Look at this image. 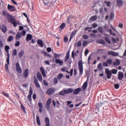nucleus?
Returning a JSON list of instances; mask_svg holds the SVG:
<instances>
[{"mask_svg": "<svg viewBox=\"0 0 126 126\" xmlns=\"http://www.w3.org/2000/svg\"><path fill=\"white\" fill-rule=\"evenodd\" d=\"M103 66H106V67H108V66H109V65L108 64V63L107 62H103Z\"/></svg>", "mask_w": 126, "mask_h": 126, "instance_id": "obj_57", "label": "nucleus"}, {"mask_svg": "<svg viewBox=\"0 0 126 126\" xmlns=\"http://www.w3.org/2000/svg\"><path fill=\"white\" fill-rule=\"evenodd\" d=\"M23 29H24V28L23 27V26H19V30L20 31H22V30H23Z\"/></svg>", "mask_w": 126, "mask_h": 126, "instance_id": "obj_63", "label": "nucleus"}, {"mask_svg": "<svg viewBox=\"0 0 126 126\" xmlns=\"http://www.w3.org/2000/svg\"><path fill=\"white\" fill-rule=\"evenodd\" d=\"M45 107L48 111H50L51 110V105H45Z\"/></svg>", "mask_w": 126, "mask_h": 126, "instance_id": "obj_61", "label": "nucleus"}, {"mask_svg": "<svg viewBox=\"0 0 126 126\" xmlns=\"http://www.w3.org/2000/svg\"><path fill=\"white\" fill-rule=\"evenodd\" d=\"M90 20L92 21H96V20H97V16L94 15L92 16L91 18H90Z\"/></svg>", "mask_w": 126, "mask_h": 126, "instance_id": "obj_33", "label": "nucleus"}, {"mask_svg": "<svg viewBox=\"0 0 126 126\" xmlns=\"http://www.w3.org/2000/svg\"><path fill=\"white\" fill-rule=\"evenodd\" d=\"M23 15H24V16H25V17L27 18L28 23H30V21H29V19L28 18V15H27V14H26V13L25 12H24L23 13Z\"/></svg>", "mask_w": 126, "mask_h": 126, "instance_id": "obj_35", "label": "nucleus"}, {"mask_svg": "<svg viewBox=\"0 0 126 126\" xmlns=\"http://www.w3.org/2000/svg\"><path fill=\"white\" fill-rule=\"evenodd\" d=\"M28 74H29V69L28 68H27L24 71V77H25V78H27V77H28Z\"/></svg>", "mask_w": 126, "mask_h": 126, "instance_id": "obj_15", "label": "nucleus"}, {"mask_svg": "<svg viewBox=\"0 0 126 126\" xmlns=\"http://www.w3.org/2000/svg\"><path fill=\"white\" fill-rule=\"evenodd\" d=\"M87 45H88V41L84 40L83 41L82 46L83 47H84V48H85V47H86Z\"/></svg>", "mask_w": 126, "mask_h": 126, "instance_id": "obj_31", "label": "nucleus"}, {"mask_svg": "<svg viewBox=\"0 0 126 126\" xmlns=\"http://www.w3.org/2000/svg\"><path fill=\"white\" fill-rule=\"evenodd\" d=\"M66 112L67 113H68L69 114H70V113H71V112H72V110L69 109V108L66 107Z\"/></svg>", "mask_w": 126, "mask_h": 126, "instance_id": "obj_48", "label": "nucleus"}, {"mask_svg": "<svg viewBox=\"0 0 126 126\" xmlns=\"http://www.w3.org/2000/svg\"><path fill=\"white\" fill-rule=\"evenodd\" d=\"M65 27V23H63L60 26V28L61 29H64V28Z\"/></svg>", "mask_w": 126, "mask_h": 126, "instance_id": "obj_40", "label": "nucleus"}, {"mask_svg": "<svg viewBox=\"0 0 126 126\" xmlns=\"http://www.w3.org/2000/svg\"><path fill=\"white\" fill-rule=\"evenodd\" d=\"M114 88H115V89H119V88H120V84H115Z\"/></svg>", "mask_w": 126, "mask_h": 126, "instance_id": "obj_49", "label": "nucleus"}, {"mask_svg": "<svg viewBox=\"0 0 126 126\" xmlns=\"http://www.w3.org/2000/svg\"><path fill=\"white\" fill-rule=\"evenodd\" d=\"M77 47H80L81 46V40H79L77 43Z\"/></svg>", "mask_w": 126, "mask_h": 126, "instance_id": "obj_58", "label": "nucleus"}, {"mask_svg": "<svg viewBox=\"0 0 126 126\" xmlns=\"http://www.w3.org/2000/svg\"><path fill=\"white\" fill-rule=\"evenodd\" d=\"M21 36H22L21 34L19 33V32H17L16 35L15 39L19 40V39L21 38Z\"/></svg>", "mask_w": 126, "mask_h": 126, "instance_id": "obj_30", "label": "nucleus"}, {"mask_svg": "<svg viewBox=\"0 0 126 126\" xmlns=\"http://www.w3.org/2000/svg\"><path fill=\"white\" fill-rule=\"evenodd\" d=\"M71 56H72V59H74L75 56H77V54H76V53H74V51H72L71 53Z\"/></svg>", "mask_w": 126, "mask_h": 126, "instance_id": "obj_45", "label": "nucleus"}, {"mask_svg": "<svg viewBox=\"0 0 126 126\" xmlns=\"http://www.w3.org/2000/svg\"><path fill=\"white\" fill-rule=\"evenodd\" d=\"M105 40L106 42H107V43H108V44H111V40H110V39H109V38H108L107 37H105Z\"/></svg>", "mask_w": 126, "mask_h": 126, "instance_id": "obj_50", "label": "nucleus"}, {"mask_svg": "<svg viewBox=\"0 0 126 126\" xmlns=\"http://www.w3.org/2000/svg\"><path fill=\"white\" fill-rule=\"evenodd\" d=\"M36 123L38 126H41V121H40V117L38 116H36Z\"/></svg>", "mask_w": 126, "mask_h": 126, "instance_id": "obj_28", "label": "nucleus"}, {"mask_svg": "<svg viewBox=\"0 0 126 126\" xmlns=\"http://www.w3.org/2000/svg\"><path fill=\"white\" fill-rule=\"evenodd\" d=\"M12 40H13V36L10 35L7 39V41H8V42H11Z\"/></svg>", "mask_w": 126, "mask_h": 126, "instance_id": "obj_39", "label": "nucleus"}, {"mask_svg": "<svg viewBox=\"0 0 126 126\" xmlns=\"http://www.w3.org/2000/svg\"><path fill=\"white\" fill-rule=\"evenodd\" d=\"M97 68L98 69H99V70H102V69H103V65H102V63H99L97 65Z\"/></svg>", "mask_w": 126, "mask_h": 126, "instance_id": "obj_34", "label": "nucleus"}, {"mask_svg": "<svg viewBox=\"0 0 126 126\" xmlns=\"http://www.w3.org/2000/svg\"><path fill=\"white\" fill-rule=\"evenodd\" d=\"M117 4L118 7L123 6V0H117Z\"/></svg>", "mask_w": 126, "mask_h": 126, "instance_id": "obj_21", "label": "nucleus"}, {"mask_svg": "<svg viewBox=\"0 0 126 126\" xmlns=\"http://www.w3.org/2000/svg\"><path fill=\"white\" fill-rule=\"evenodd\" d=\"M76 32H77V31H75L74 32H72L71 33V35L72 36H75V34H76Z\"/></svg>", "mask_w": 126, "mask_h": 126, "instance_id": "obj_62", "label": "nucleus"}, {"mask_svg": "<svg viewBox=\"0 0 126 126\" xmlns=\"http://www.w3.org/2000/svg\"><path fill=\"white\" fill-rule=\"evenodd\" d=\"M70 53V50H68L66 55L65 56V58H68V59H69V56H70V55L69 54Z\"/></svg>", "mask_w": 126, "mask_h": 126, "instance_id": "obj_52", "label": "nucleus"}, {"mask_svg": "<svg viewBox=\"0 0 126 126\" xmlns=\"http://www.w3.org/2000/svg\"><path fill=\"white\" fill-rule=\"evenodd\" d=\"M83 38L85 39V40H87L88 39V36L87 34L83 35Z\"/></svg>", "mask_w": 126, "mask_h": 126, "instance_id": "obj_60", "label": "nucleus"}, {"mask_svg": "<svg viewBox=\"0 0 126 126\" xmlns=\"http://www.w3.org/2000/svg\"><path fill=\"white\" fill-rule=\"evenodd\" d=\"M89 53V50L88 49H86L85 51V56L86 57Z\"/></svg>", "mask_w": 126, "mask_h": 126, "instance_id": "obj_59", "label": "nucleus"}, {"mask_svg": "<svg viewBox=\"0 0 126 126\" xmlns=\"http://www.w3.org/2000/svg\"><path fill=\"white\" fill-rule=\"evenodd\" d=\"M62 56V54H58L57 53H54V58L55 59H59L60 57Z\"/></svg>", "mask_w": 126, "mask_h": 126, "instance_id": "obj_41", "label": "nucleus"}, {"mask_svg": "<svg viewBox=\"0 0 126 126\" xmlns=\"http://www.w3.org/2000/svg\"><path fill=\"white\" fill-rule=\"evenodd\" d=\"M81 92V88H78L73 91V89L69 88L66 90H63L59 93V95L62 96H65V94H70L73 92L74 95H77L79 94V93Z\"/></svg>", "mask_w": 126, "mask_h": 126, "instance_id": "obj_1", "label": "nucleus"}, {"mask_svg": "<svg viewBox=\"0 0 126 126\" xmlns=\"http://www.w3.org/2000/svg\"><path fill=\"white\" fill-rule=\"evenodd\" d=\"M114 18H115V14H114L113 12H110V19L111 20H113V19H114Z\"/></svg>", "mask_w": 126, "mask_h": 126, "instance_id": "obj_38", "label": "nucleus"}, {"mask_svg": "<svg viewBox=\"0 0 126 126\" xmlns=\"http://www.w3.org/2000/svg\"><path fill=\"white\" fill-rule=\"evenodd\" d=\"M46 93L48 95H53L55 93V89L51 88L47 90Z\"/></svg>", "mask_w": 126, "mask_h": 126, "instance_id": "obj_11", "label": "nucleus"}, {"mask_svg": "<svg viewBox=\"0 0 126 126\" xmlns=\"http://www.w3.org/2000/svg\"><path fill=\"white\" fill-rule=\"evenodd\" d=\"M51 103H52V99L51 98H49L47 99L46 101V104L45 105L46 106L51 105Z\"/></svg>", "mask_w": 126, "mask_h": 126, "instance_id": "obj_27", "label": "nucleus"}, {"mask_svg": "<svg viewBox=\"0 0 126 126\" xmlns=\"http://www.w3.org/2000/svg\"><path fill=\"white\" fill-rule=\"evenodd\" d=\"M16 68L18 73H21L22 72V70L21 69V67H20L19 63H16Z\"/></svg>", "mask_w": 126, "mask_h": 126, "instance_id": "obj_8", "label": "nucleus"}, {"mask_svg": "<svg viewBox=\"0 0 126 126\" xmlns=\"http://www.w3.org/2000/svg\"><path fill=\"white\" fill-rule=\"evenodd\" d=\"M45 122L46 126H50V119H49V117H46L45 118Z\"/></svg>", "mask_w": 126, "mask_h": 126, "instance_id": "obj_23", "label": "nucleus"}, {"mask_svg": "<svg viewBox=\"0 0 126 126\" xmlns=\"http://www.w3.org/2000/svg\"><path fill=\"white\" fill-rule=\"evenodd\" d=\"M36 75L39 81H42L43 78L42 77V74H41V73L40 72H37Z\"/></svg>", "mask_w": 126, "mask_h": 126, "instance_id": "obj_17", "label": "nucleus"}, {"mask_svg": "<svg viewBox=\"0 0 126 126\" xmlns=\"http://www.w3.org/2000/svg\"><path fill=\"white\" fill-rule=\"evenodd\" d=\"M54 83H55V84H57V83H58V78L57 77H55L54 79Z\"/></svg>", "mask_w": 126, "mask_h": 126, "instance_id": "obj_64", "label": "nucleus"}, {"mask_svg": "<svg viewBox=\"0 0 126 126\" xmlns=\"http://www.w3.org/2000/svg\"><path fill=\"white\" fill-rule=\"evenodd\" d=\"M78 65L79 66V70L80 71L79 76H81V75L83 74V63L82 62V60L78 62Z\"/></svg>", "mask_w": 126, "mask_h": 126, "instance_id": "obj_4", "label": "nucleus"}, {"mask_svg": "<svg viewBox=\"0 0 126 126\" xmlns=\"http://www.w3.org/2000/svg\"><path fill=\"white\" fill-rule=\"evenodd\" d=\"M63 42L64 43H67L68 42V37L67 36H64Z\"/></svg>", "mask_w": 126, "mask_h": 126, "instance_id": "obj_44", "label": "nucleus"}, {"mask_svg": "<svg viewBox=\"0 0 126 126\" xmlns=\"http://www.w3.org/2000/svg\"><path fill=\"white\" fill-rule=\"evenodd\" d=\"M20 45V41H17L16 43L15 44V47H19Z\"/></svg>", "mask_w": 126, "mask_h": 126, "instance_id": "obj_53", "label": "nucleus"}, {"mask_svg": "<svg viewBox=\"0 0 126 126\" xmlns=\"http://www.w3.org/2000/svg\"><path fill=\"white\" fill-rule=\"evenodd\" d=\"M116 65H120V64H121V62H120V60L119 59H117L116 61Z\"/></svg>", "mask_w": 126, "mask_h": 126, "instance_id": "obj_54", "label": "nucleus"}, {"mask_svg": "<svg viewBox=\"0 0 126 126\" xmlns=\"http://www.w3.org/2000/svg\"><path fill=\"white\" fill-rule=\"evenodd\" d=\"M38 106L39 107V113H42V112H43V103L41 102H39Z\"/></svg>", "mask_w": 126, "mask_h": 126, "instance_id": "obj_24", "label": "nucleus"}, {"mask_svg": "<svg viewBox=\"0 0 126 126\" xmlns=\"http://www.w3.org/2000/svg\"><path fill=\"white\" fill-rule=\"evenodd\" d=\"M69 74H70V76H72L73 74V69H71V70L69 72Z\"/></svg>", "mask_w": 126, "mask_h": 126, "instance_id": "obj_56", "label": "nucleus"}, {"mask_svg": "<svg viewBox=\"0 0 126 126\" xmlns=\"http://www.w3.org/2000/svg\"><path fill=\"white\" fill-rule=\"evenodd\" d=\"M96 43H97V44H101V45H105V44H106L105 40L103 39H99V40H97Z\"/></svg>", "mask_w": 126, "mask_h": 126, "instance_id": "obj_25", "label": "nucleus"}, {"mask_svg": "<svg viewBox=\"0 0 126 126\" xmlns=\"http://www.w3.org/2000/svg\"><path fill=\"white\" fill-rule=\"evenodd\" d=\"M9 59L10 58H9L8 60H7V57L6 60L7 63L5 64V70H6L7 71H8V65H9Z\"/></svg>", "mask_w": 126, "mask_h": 126, "instance_id": "obj_18", "label": "nucleus"}, {"mask_svg": "<svg viewBox=\"0 0 126 126\" xmlns=\"http://www.w3.org/2000/svg\"><path fill=\"white\" fill-rule=\"evenodd\" d=\"M97 30H98L99 32H100V33H103L104 32L103 31V28H102V27H99L97 28Z\"/></svg>", "mask_w": 126, "mask_h": 126, "instance_id": "obj_43", "label": "nucleus"}, {"mask_svg": "<svg viewBox=\"0 0 126 126\" xmlns=\"http://www.w3.org/2000/svg\"><path fill=\"white\" fill-rule=\"evenodd\" d=\"M63 75L62 73H60L59 74V75L58 76V78L59 79V80H60V79H62V78H63Z\"/></svg>", "mask_w": 126, "mask_h": 126, "instance_id": "obj_47", "label": "nucleus"}, {"mask_svg": "<svg viewBox=\"0 0 126 126\" xmlns=\"http://www.w3.org/2000/svg\"><path fill=\"white\" fill-rule=\"evenodd\" d=\"M55 63H59V64H60V65H63V61L60 60V59H56L55 60Z\"/></svg>", "mask_w": 126, "mask_h": 126, "instance_id": "obj_22", "label": "nucleus"}, {"mask_svg": "<svg viewBox=\"0 0 126 126\" xmlns=\"http://www.w3.org/2000/svg\"><path fill=\"white\" fill-rule=\"evenodd\" d=\"M32 38H33V35L30 33H29L27 35L26 39L27 41H31V40H32Z\"/></svg>", "mask_w": 126, "mask_h": 126, "instance_id": "obj_19", "label": "nucleus"}, {"mask_svg": "<svg viewBox=\"0 0 126 126\" xmlns=\"http://www.w3.org/2000/svg\"><path fill=\"white\" fill-rule=\"evenodd\" d=\"M21 34L22 36H25V35H26V31L24 30L22 31L21 32Z\"/></svg>", "mask_w": 126, "mask_h": 126, "instance_id": "obj_55", "label": "nucleus"}, {"mask_svg": "<svg viewBox=\"0 0 126 126\" xmlns=\"http://www.w3.org/2000/svg\"><path fill=\"white\" fill-rule=\"evenodd\" d=\"M37 45H39V47L42 48L44 47V43L43 42V40L42 39H38L37 41Z\"/></svg>", "mask_w": 126, "mask_h": 126, "instance_id": "obj_16", "label": "nucleus"}, {"mask_svg": "<svg viewBox=\"0 0 126 126\" xmlns=\"http://www.w3.org/2000/svg\"><path fill=\"white\" fill-rule=\"evenodd\" d=\"M119 80H123L124 78V73L122 71H119L118 74Z\"/></svg>", "mask_w": 126, "mask_h": 126, "instance_id": "obj_14", "label": "nucleus"}, {"mask_svg": "<svg viewBox=\"0 0 126 126\" xmlns=\"http://www.w3.org/2000/svg\"><path fill=\"white\" fill-rule=\"evenodd\" d=\"M21 108L22 110L23 111L24 114H27V112H26V108L24 107V105H23V104H21Z\"/></svg>", "mask_w": 126, "mask_h": 126, "instance_id": "obj_29", "label": "nucleus"}, {"mask_svg": "<svg viewBox=\"0 0 126 126\" xmlns=\"http://www.w3.org/2000/svg\"><path fill=\"white\" fill-rule=\"evenodd\" d=\"M9 49H10V47L9 45L5 46V51L6 53H7V61H8L9 58H10V54H9Z\"/></svg>", "mask_w": 126, "mask_h": 126, "instance_id": "obj_7", "label": "nucleus"}, {"mask_svg": "<svg viewBox=\"0 0 126 126\" xmlns=\"http://www.w3.org/2000/svg\"><path fill=\"white\" fill-rule=\"evenodd\" d=\"M7 10L8 11H10V12H13L14 11H16V8L12 5H10L9 4H8L7 5Z\"/></svg>", "mask_w": 126, "mask_h": 126, "instance_id": "obj_6", "label": "nucleus"}, {"mask_svg": "<svg viewBox=\"0 0 126 126\" xmlns=\"http://www.w3.org/2000/svg\"><path fill=\"white\" fill-rule=\"evenodd\" d=\"M103 103L102 102H99L98 103H97L96 105V108H97L98 109H100V108H101V107H102V105H103Z\"/></svg>", "mask_w": 126, "mask_h": 126, "instance_id": "obj_37", "label": "nucleus"}, {"mask_svg": "<svg viewBox=\"0 0 126 126\" xmlns=\"http://www.w3.org/2000/svg\"><path fill=\"white\" fill-rule=\"evenodd\" d=\"M104 3H106L107 6H108L109 7H111V1H105L104 2Z\"/></svg>", "mask_w": 126, "mask_h": 126, "instance_id": "obj_46", "label": "nucleus"}, {"mask_svg": "<svg viewBox=\"0 0 126 126\" xmlns=\"http://www.w3.org/2000/svg\"><path fill=\"white\" fill-rule=\"evenodd\" d=\"M105 73L106 74L107 79H111L112 74H117L118 73V69H112L111 70H109V68H105Z\"/></svg>", "mask_w": 126, "mask_h": 126, "instance_id": "obj_3", "label": "nucleus"}, {"mask_svg": "<svg viewBox=\"0 0 126 126\" xmlns=\"http://www.w3.org/2000/svg\"><path fill=\"white\" fill-rule=\"evenodd\" d=\"M12 56L13 57L17 56V50L16 49H15L13 50Z\"/></svg>", "mask_w": 126, "mask_h": 126, "instance_id": "obj_32", "label": "nucleus"}, {"mask_svg": "<svg viewBox=\"0 0 126 126\" xmlns=\"http://www.w3.org/2000/svg\"><path fill=\"white\" fill-rule=\"evenodd\" d=\"M3 95L5 96V97H6L7 98H9V94H6V93L4 92H2Z\"/></svg>", "mask_w": 126, "mask_h": 126, "instance_id": "obj_51", "label": "nucleus"}, {"mask_svg": "<svg viewBox=\"0 0 126 126\" xmlns=\"http://www.w3.org/2000/svg\"><path fill=\"white\" fill-rule=\"evenodd\" d=\"M32 94H33V89H32V87H31L30 88L29 94L27 96L30 104H32Z\"/></svg>", "mask_w": 126, "mask_h": 126, "instance_id": "obj_5", "label": "nucleus"}, {"mask_svg": "<svg viewBox=\"0 0 126 126\" xmlns=\"http://www.w3.org/2000/svg\"><path fill=\"white\" fill-rule=\"evenodd\" d=\"M2 48H3V43L2 42V40H0V52H1V49Z\"/></svg>", "mask_w": 126, "mask_h": 126, "instance_id": "obj_42", "label": "nucleus"}, {"mask_svg": "<svg viewBox=\"0 0 126 126\" xmlns=\"http://www.w3.org/2000/svg\"><path fill=\"white\" fill-rule=\"evenodd\" d=\"M109 56H112L113 57H118L119 53L115 52V51H110L108 52Z\"/></svg>", "mask_w": 126, "mask_h": 126, "instance_id": "obj_12", "label": "nucleus"}, {"mask_svg": "<svg viewBox=\"0 0 126 126\" xmlns=\"http://www.w3.org/2000/svg\"><path fill=\"white\" fill-rule=\"evenodd\" d=\"M19 58H22L23 56H24V50H21L19 52Z\"/></svg>", "mask_w": 126, "mask_h": 126, "instance_id": "obj_26", "label": "nucleus"}, {"mask_svg": "<svg viewBox=\"0 0 126 126\" xmlns=\"http://www.w3.org/2000/svg\"><path fill=\"white\" fill-rule=\"evenodd\" d=\"M0 29L3 33H6V31H7V28H6V26L4 24H2L0 26Z\"/></svg>", "mask_w": 126, "mask_h": 126, "instance_id": "obj_10", "label": "nucleus"}, {"mask_svg": "<svg viewBox=\"0 0 126 126\" xmlns=\"http://www.w3.org/2000/svg\"><path fill=\"white\" fill-rule=\"evenodd\" d=\"M88 86V78H87V80L85 81V82L84 83V84L82 87L83 90L84 91H85Z\"/></svg>", "mask_w": 126, "mask_h": 126, "instance_id": "obj_13", "label": "nucleus"}, {"mask_svg": "<svg viewBox=\"0 0 126 126\" xmlns=\"http://www.w3.org/2000/svg\"><path fill=\"white\" fill-rule=\"evenodd\" d=\"M40 71L44 77H46V72H45V69L43 67H40Z\"/></svg>", "mask_w": 126, "mask_h": 126, "instance_id": "obj_20", "label": "nucleus"}, {"mask_svg": "<svg viewBox=\"0 0 126 126\" xmlns=\"http://www.w3.org/2000/svg\"><path fill=\"white\" fill-rule=\"evenodd\" d=\"M106 63H108V64H112L113 63V60L112 59H109L106 60Z\"/></svg>", "mask_w": 126, "mask_h": 126, "instance_id": "obj_36", "label": "nucleus"}, {"mask_svg": "<svg viewBox=\"0 0 126 126\" xmlns=\"http://www.w3.org/2000/svg\"><path fill=\"white\" fill-rule=\"evenodd\" d=\"M2 14L3 15H4L5 16H6V19L9 23H11L13 24L14 27H16L17 26V23H16V20H15V18H14L12 15L7 13L5 11H2Z\"/></svg>", "mask_w": 126, "mask_h": 126, "instance_id": "obj_2", "label": "nucleus"}, {"mask_svg": "<svg viewBox=\"0 0 126 126\" xmlns=\"http://www.w3.org/2000/svg\"><path fill=\"white\" fill-rule=\"evenodd\" d=\"M33 81L34 82V84L35 85L36 87H37V88H40V84L39 83V82H38V81L37 80V78L35 76H33Z\"/></svg>", "mask_w": 126, "mask_h": 126, "instance_id": "obj_9", "label": "nucleus"}]
</instances>
